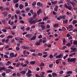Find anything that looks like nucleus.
<instances>
[{
    "label": "nucleus",
    "mask_w": 77,
    "mask_h": 77,
    "mask_svg": "<svg viewBox=\"0 0 77 77\" xmlns=\"http://www.w3.org/2000/svg\"><path fill=\"white\" fill-rule=\"evenodd\" d=\"M75 60H76V59L75 58H68L67 59V60L69 62H73V63H75Z\"/></svg>",
    "instance_id": "nucleus-1"
},
{
    "label": "nucleus",
    "mask_w": 77,
    "mask_h": 77,
    "mask_svg": "<svg viewBox=\"0 0 77 77\" xmlns=\"http://www.w3.org/2000/svg\"><path fill=\"white\" fill-rule=\"evenodd\" d=\"M28 22L29 23H30L31 24H34V21L33 20V19L32 18L30 17L28 19Z\"/></svg>",
    "instance_id": "nucleus-2"
},
{
    "label": "nucleus",
    "mask_w": 77,
    "mask_h": 77,
    "mask_svg": "<svg viewBox=\"0 0 77 77\" xmlns=\"http://www.w3.org/2000/svg\"><path fill=\"white\" fill-rule=\"evenodd\" d=\"M64 6L65 7V8H67L69 9V11H71L72 9L71 5H70L69 6H68L66 4H64Z\"/></svg>",
    "instance_id": "nucleus-3"
},
{
    "label": "nucleus",
    "mask_w": 77,
    "mask_h": 77,
    "mask_svg": "<svg viewBox=\"0 0 77 77\" xmlns=\"http://www.w3.org/2000/svg\"><path fill=\"white\" fill-rule=\"evenodd\" d=\"M32 35L31 34H28L26 35L25 37L29 38H30L32 37Z\"/></svg>",
    "instance_id": "nucleus-4"
},
{
    "label": "nucleus",
    "mask_w": 77,
    "mask_h": 77,
    "mask_svg": "<svg viewBox=\"0 0 77 77\" xmlns=\"http://www.w3.org/2000/svg\"><path fill=\"white\" fill-rule=\"evenodd\" d=\"M42 10H41V9H39L38 11L37 12V15H39L40 14H41L42 13Z\"/></svg>",
    "instance_id": "nucleus-5"
},
{
    "label": "nucleus",
    "mask_w": 77,
    "mask_h": 77,
    "mask_svg": "<svg viewBox=\"0 0 77 77\" xmlns=\"http://www.w3.org/2000/svg\"><path fill=\"white\" fill-rule=\"evenodd\" d=\"M59 17L61 18V19H63V20H65L66 18V16L65 15H63V16H62V15L59 16Z\"/></svg>",
    "instance_id": "nucleus-6"
},
{
    "label": "nucleus",
    "mask_w": 77,
    "mask_h": 77,
    "mask_svg": "<svg viewBox=\"0 0 77 77\" xmlns=\"http://www.w3.org/2000/svg\"><path fill=\"white\" fill-rule=\"evenodd\" d=\"M12 69H6V73H9V72H11Z\"/></svg>",
    "instance_id": "nucleus-7"
},
{
    "label": "nucleus",
    "mask_w": 77,
    "mask_h": 77,
    "mask_svg": "<svg viewBox=\"0 0 77 77\" xmlns=\"http://www.w3.org/2000/svg\"><path fill=\"white\" fill-rule=\"evenodd\" d=\"M22 47L23 49H24V50H26L27 49H29V48L28 47H26L22 45Z\"/></svg>",
    "instance_id": "nucleus-8"
},
{
    "label": "nucleus",
    "mask_w": 77,
    "mask_h": 77,
    "mask_svg": "<svg viewBox=\"0 0 77 77\" xmlns=\"http://www.w3.org/2000/svg\"><path fill=\"white\" fill-rule=\"evenodd\" d=\"M42 28V30H45V26H44V25H42L41 26Z\"/></svg>",
    "instance_id": "nucleus-9"
},
{
    "label": "nucleus",
    "mask_w": 77,
    "mask_h": 77,
    "mask_svg": "<svg viewBox=\"0 0 77 77\" xmlns=\"http://www.w3.org/2000/svg\"><path fill=\"white\" fill-rule=\"evenodd\" d=\"M72 4H72V6H73V7H75V6H76V5H77V4H76L74 2V1H72Z\"/></svg>",
    "instance_id": "nucleus-10"
},
{
    "label": "nucleus",
    "mask_w": 77,
    "mask_h": 77,
    "mask_svg": "<svg viewBox=\"0 0 77 77\" xmlns=\"http://www.w3.org/2000/svg\"><path fill=\"white\" fill-rule=\"evenodd\" d=\"M24 8V6L22 5V4H20L19 5V8L20 9H22Z\"/></svg>",
    "instance_id": "nucleus-11"
},
{
    "label": "nucleus",
    "mask_w": 77,
    "mask_h": 77,
    "mask_svg": "<svg viewBox=\"0 0 77 77\" xmlns=\"http://www.w3.org/2000/svg\"><path fill=\"white\" fill-rule=\"evenodd\" d=\"M5 71V67H0V72L1 71Z\"/></svg>",
    "instance_id": "nucleus-12"
},
{
    "label": "nucleus",
    "mask_w": 77,
    "mask_h": 77,
    "mask_svg": "<svg viewBox=\"0 0 77 77\" xmlns=\"http://www.w3.org/2000/svg\"><path fill=\"white\" fill-rule=\"evenodd\" d=\"M35 38H36V36H34L33 37L31 38L30 39V41H31L32 40H35Z\"/></svg>",
    "instance_id": "nucleus-13"
},
{
    "label": "nucleus",
    "mask_w": 77,
    "mask_h": 77,
    "mask_svg": "<svg viewBox=\"0 0 77 77\" xmlns=\"http://www.w3.org/2000/svg\"><path fill=\"white\" fill-rule=\"evenodd\" d=\"M43 43H45V42L47 41V38H46V37H44L43 38Z\"/></svg>",
    "instance_id": "nucleus-14"
},
{
    "label": "nucleus",
    "mask_w": 77,
    "mask_h": 77,
    "mask_svg": "<svg viewBox=\"0 0 77 77\" xmlns=\"http://www.w3.org/2000/svg\"><path fill=\"white\" fill-rule=\"evenodd\" d=\"M26 71L24 70H23L20 72V73H21V74H23V75H24V74H26Z\"/></svg>",
    "instance_id": "nucleus-15"
},
{
    "label": "nucleus",
    "mask_w": 77,
    "mask_h": 77,
    "mask_svg": "<svg viewBox=\"0 0 77 77\" xmlns=\"http://www.w3.org/2000/svg\"><path fill=\"white\" fill-rule=\"evenodd\" d=\"M35 63H36V62L35 61H31L30 63L31 65H35Z\"/></svg>",
    "instance_id": "nucleus-16"
},
{
    "label": "nucleus",
    "mask_w": 77,
    "mask_h": 77,
    "mask_svg": "<svg viewBox=\"0 0 77 77\" xmlns=\"http://www.w3.org/2000/svg\"><path fill=\"white\" fill-rule=\"evenodd\" d=\"M52 75L53 77H56V76H57V74L56 73H53Z\"/></svg>",
    "instance_id": "nucleus-17"
},
{
    "label": "nucleus",
    "mask_w": 77,
    "mask_h": 77,
    "mask_svg": "<svg viewBox=\"0 0 77 77\" xmlns=\"http://www.w3.org/2000/svg\"><path fill=\"white\" fill-rule=\"evenodd\" d=\"M10 56L11 57H13L14 56V53H11L10 54Z\"/></svg>",
    "instance_id": "nucleus-18"
},
{
    "label": "nucleus",
    "mask_w": 77,
    "mask_h": 77,
    "mask_svg": "<svg viewBox=\"0 0 77 77\" xmlns=\"http://www.w3.org/2000/svg\"><path fill=\"white\" fill-rule=\"evenodd\" d=\"M63 23L67 24V23H68V20L66 19V20H63Z\"/></svg>",
    "instance_id": "nucleus-19"
},
{
    "label": "nucleus",
    "mask_w": 77,
    "mask_h": 77,
    "mask_svg": "<svg viewBox=\"0 0 77 77\" xmlns=\"http://www.w3.org/2000/svg\"><path fill=\"white\" fill-rule=\"evenodd\" d=\"M13 38V36L12 35H9L7 37V39H10L12 38Z\"/></svg>",
    "instance_id": "nucleus-20"
},
{
    "label": "nucleus",
    "mask_w": 77,
    "mask_h": 77,
    "mask_svg": "<svg viewBox=\"0 0 77 77\" xmlns=\"http://www.w3.org/2000/svg\"><path fill=\"white\" fill-rule=\"evenodd\" d=\"M57 8H58V6H56V7L54 8V11L57 12Z\"/></svg>",
    "instance_id": "nucleus-21"
},
{
    "label": "nucleus",
    "mask_w": 77,
    "mask_h": 77,
    "mask_svg": "<svg viewBox=\"0 0 77 77\" xmlns=\"http://www.w3.org/2000/svg\"><path fill=\"white\" fill-rule=\"evenodd\" d=\"M48 18V17H45L43 18V21H44L45 20H47Z\"/></svg>",
    "instance_id": "nucleus-22"
},
{
    "label": "nucleus",
    "mask_w": 77,
    "mask_h": 77,
    "mask_svg": "<svg viewBox=\"0 0 77 77\" xmlns=\"http://www.w3.org/2000/svg\"><path fill=\"white\" fill-rule=\"evenodd\" d=\"M38 22V19H35L34 20V24H35L36 23H37V22Z\"/></svg>",
    "instance_id": "nucleus-23"
},
{
    "label": "nucleus",
    "mask_w": 77,
    "mask_h": 77,
    "mask_svg": "<svg viewBox=\"0 0 77 77\" xmlns=\"http://www.w3.org/2000/svg\"><path fill=\"white\" fill-rule=\"evenodd\" d=\"M19 0H13V2L14 3H17L18 2Z\"/></svg>",
    "instance_id": "nucleus-24"
},
{
    "label": "nucleus",
    "mask_w": 77,
    "mask_h": 77,
    "mask_svg": "<svg viewBox=\"0 0 77 77\" xmlns=\"http://www.w3.org/2000/svg\"><path fill=\"white\" fill-rule=\"evenodd\" d=\"M62 56V54H60L58 56H56V58H60V57Z\"/></svg>",
    "instance_id": "nucleus-25"
},
{
    "label": "nucleus",
    "mask_w": 77,
    "mask_h": 77,
    "mask_svg": "<svg viewBox=\"0 0 77 77\" xmlns=\"http://www.w3.org/2000/svg\"><path fill=\"white\" fill-rule=\"evenodd\" d=\"M37 15V14L36 13H35L33 15V17L34 18H35L36 17V16Z\"/></svg>",
    "instance_id": "nucleus-26"
},
{
    "label": "nucleus",
    "mask_w": 77,
    "mask_h": 77,
    "mask_svg": "<svg viewBox=\"0 0 77 77\" xmlns=\"http://www.w3.org/2000/svg\"><path fill=\"white\" fill-rule=\"evenodd\" d=\"M2 22L3 24H6V20H2Z\"/></svg>",
    "instance_id": "nucleus-27"
},
{
    "label": "nucleus",
    "mask_w": 77,
    "mask_h": 77,
    "mask_svg": "<svg viewBox=\"0 0 77 77\" xmlns=\"http://www.w3.org/2000/svg\"><path fill=\"white\" fill-rule=\"evenodd\" d=\"M16 13L17 14H19V15L21 14V12L19 11H17Z\"/></svg>",
    "instance_id": "nucleus-28"
},
{
    "label": "nucleus",
    "mask_w": 77,
    "mask_h": 77,
    "mask_svg": "<svg viewBox=\"0 0 77 77\" xmlns=\"http://www.w3.org/2000/svg\"><path fill=\"white\" fill-rule=\"evenodd\" d=\"M59 26V24H56L54 25V27H57Z\"/></svg>",
    "instance_id": "nucleus-29"
},
{
    "label": "nucleus",
    "mask_w": 77,
    "mask_h": 77,
    "mask_svg": "<svg viewBox=\"0 0 77 77\" xmlns=\"http://www.w3.org/2000/svg\"><path fill=\"white\" fill-rule=\"evenodd\" d=\"M73 43L74 45H77V41L75 40Z\"/></svg>",
    "instance_id": "nucleus-30"
},
{
    "label": "nucleus",
    "mask_w": 77,
    "mask_h": 77,
    "mask_svg": "<svg viewBox=\"0 0 77 77\" xmlns=\"http://www.w3.org/2000/svg\"><path fill=\"white\" fill-rule=\"evenodd\" d=\"M77 23V21L75 20H74L73 21V24H75V23Z\"/></svg>",
    "instance_id": "nucleus-31"
},
{
    "label": "nucleus",
    "mask_w": 77,
    "mask_h": 77,
    "mask_svg": "<svg viewBox=\"0 0 77 77\" xmlns=\"http://www.w3.org/2000/svg\"><path fill=\"white\" fill-rule=\"evenodd\" d=\"M9 39L6 40L5 41V43L6 44H8V42H9Z\"/></svg>",
    "instance_id": "nucleus-32"
},
{
    "label": "nucleus",
    "mask_w": 77,
    "mask_h": 77,
    "mask_svg": "<svg viewBox=\"0 0 77 77\" xmlns=\"http://www.w3.org/2000/svg\"><path fill=\"white\" fill-rule=\"evenodd\" d=\"M77 50L76 48H73V52H75V51H77Z\"/></svg>",
    "instance_id": "nucleus-33"
},
{
    "label": "nucleus",
    "mask_w": 77,
    "mask_h": 77,
    "mask_svg": "<svg viewBox=\"0 0 77 77\" xmlns=\"http://www.w3.org/2000/svg\"><path fill=\"white\" fill-rule=\"evenodd\" d=\"M67 74H72V71H69L67 72L66 73Z\"/></svg>",
    "instance_id": "nucleus-34"
},
{
    "label": "nucleus",
    "mask_w": 77,
    "mask_h": 77,
    "mask_svg": "<svg viewBox=\"0 0 77 77\" xmlns=\"http://www.w3.org/2000/svg\"><path fill=\"white\" fill-rule=\"evenodd\" d=\"M20 63H17L16 64V65L17 68L19 67L20 65Z\"/></svg>",
    "instance_id": "nucleus-35"
},
{
    "label": "nucleus",
    "mask_w": 77,
    "mask_h": 77,
    "mask_svg": "<svg viewBox=\"0 0 77 77\" xmlns=\"http://www.w3.org/2000/svg\"><path fill=\"white\" fill-rule=\"evenodd\" d=\"M2 31L3 32H6L7 30H6V29H2Z\"/></svg>",
    "instance_id": "nucleus-36"
},
{
    "label": "nucleus",
    "mask_w": 77,
    "mask_h": 77,
    "mask_svg": "<svg viewBox=\"0 0 77 77\" xmlns=\"http://www.w3.org/2000/svg\"><path fill=\"white\" fill-rule=\"evenodd\" d=\"M72 27H73V26H72L71 25H69V29H72Z\"/></svg>",
    "instance_id": "nucleus-37"
},
{
    "label": "nucleus",
    "mask_w": 77,
    "mask_h": 77,
    "mask_svg": "<svg viewBox=\"0 0 77 77\" xmlns=\"http://www.w3.org/2000/svg\"><path fill=\"white\" fill-rule=\"evenodd\" d=\"M3 14L4 16H6L8 15V13L7 12H5L3 13Z\"/></svg>",
    "instance_id": "nucleus-38"
},
{
    "label": "nucleus",
    "mask_w": 77,
    "mask_h": 77,
    "mask_svg": "<svg viewBox=\"0 0 77 77\" xmlns=\"http://www.w3.org/2000/svg\"><path fill=\"white\" fill-rule=\"evenodd\" d=\"M16 49L17 51H18L20 50V47H17L16 48Z\"/></svg>",
    "instance_id": "nucleus-39"
},
{
    "label": "nucleus",
    "mask_w": 77,
    "mask_h": 77,
    "mask_svg": "<svg viewBox=\"0 0 77 77\" xmlns=\"http://www.w3.org/2000/svg\"><path fill=\"white\" fill-rule=\"evenodd\" d=\"M36 2H34L32 4V6H34L35 5H36Z\"/></svg>",
    "instance_id": "nucleus-40"
},
{
    "label": "nucleus",
    "mask_w": 77,
    "mask_h": 77,
    "mask_svg": "<svg viewBox=\"0 0 77 77\" xmlns=\"http://www.w3.org/2000/svg\"><path fill=\"white\" fill-rule=\"evenodd\" d=\"M5 35L2 34L0 36V37H1V38H4V37H5Z\"/></svg>",
    "instance_id": "nucleus-41"
},
{
    "label": "nucleus",
    "mask_w": 77,
    "mask_h": 77,
    "mask_svg": "<svg viewBox=\"0 0 77 77\" xmlns=\"http://www.w3.org/2000/svg\"><path fill=\"white\" fill-rule=\"evenodd\" d=\"M30 73H27L26 74V75H28L29 76V77H30V76H32V74H29Z\"/></svg>",
    "instance_id": "nucleus-42"
},
{
    "label": "nucleus",
    "mask_w": 77,
    "mask_h": 77,
    "mask_svg": "<svg viewBox=\"0 0 77 77\" xmlns=\"http://www.w3.org/2000/svg\"><path fill=\"white\" fill-rule=\"evenodd\" d=\"M20 29H21V30H23V31H24V26H23L22 27H21L20 28Z\"/></svg>",
    "instance_id": "nucleus-43"
},
{
    "label": "nucleus",
    "mask_w": 77,
    "mask_h": 77,
    "mask_svg": "<svg viewBox=\"0 0 77 77\" xmlns=\"http://www.w3.org/2000/svg\"><path fill=\"white\" fill-rule=\"evenodd\" d=\"M42 38V35H40L38 36V38H39V39H41Z\"/></svg>",
    "instance_id": "nucleus-44"
},
{
    "label": "nucleus",
    "mask_w": 77,
    "mask_h": 77,
    "mask_svg": "<svg viewBox=\"0 0 77 77\" xmlns=\"http://www.w3.org/2000/svg\"><path fill=\"white\" fill-rule=\"evenodd\" d=\"M66 1L68 3H70L71 4H72V2H71V0H66Z\"/></svg>",
    "instance_id": "nucleus-45"
},
{
    "label": "nucleus",
    "mask_w": 77,
    "mask_h": 77,
    "mask_svg": "<svg viewBox=\"0 0 77 77\" xmlns=\"http://www.w3.org/2000/svg\"><path fill=\"white\" fill-rule=\"evenodd\" d=\"M56 3H57V1H54L51 2V3H52V4H56Z\"/></svg>",
    "instance_id": "nucleus-46"
},
{
    "label": "nucleus",
    "mask_w": 77,
    "mask_h": 77,
    "mask_svg": "<svg viewBox=\"0 0 77 77\" xmlns=\"http://www.w3.org/2000/svg\"><path fill=\"white\" fill-rule=\"evenodd\" d=\"M66 46H68V47H69L70 46H71V43H68L66 44Z\"/></svg>",
    "instance_id": "nucleus-47"
},
{
    "label": "nucleus",
    "mask_w": 77,
    "mask_h": 77,
    "mask_svg": "<svg viewBox=\"0 0 77 77\" xmlns=\"http://www.w3.org/2000/svg\"><path fill=\"white\" fill-rule=\"evenodd\" d=\"M32 56H35V57L36 56H37L36 54L35 53H33L32 54Z\"/></svg>",
    "instance_id": "nucleus-48"
},
{
    "label": "nucleus",
    "mask_w": 77,
    "mask_h": 77,
    "mask_svg": "<svg viewBox=\"0 0 77 77\" xmlns=\"http://www.w3.org/2000/svg\"><path fill=\"white\" fill-rule=\"evenodd\" d=\"M17 76H20L21 75V73H17Z\"/></svg>",
    "instance_id": "nucleus-49"
},
{
    "label": "nucleus",
    "mask_w": 77,
    "mask_h": 77,
    "mask_svg": "<svg viewBox=\"0 0 77 77\" xmlns=\"http://www.w3.org/2000/svg\"><path fill=\"white\" fill-rule=\"evenodd\" d=\"M53 72V71L51 70H49L47 72L48 73H49V72H50V73H51V72Z\"/></svg>",
    "instance_id": "nucleus-50"
},
{
    "label": "nucleus",
    "mask_w": 77,
    "mask_h": 77,
    "mask_svg": "<svg viewBox=\"0 0 77 77\" xmlns=\"http://www.w3.org/2000/svg\"><path fill=\"white\" fill-rule=\"evenodd\" d=\"M40 44H41L40 42H37L36 43V45H39Z\"/></svg>",
    "instance_id": "nucleus-51"
},
{
    "label": "nucleus",
    "mask_w": 77,
    "mask_h": 77,
    "mask_svg": "<svg viewBox=\"0 0 77 77\" xmlns=\"http://www.w3.org/2000/svg\"><path fill=\"white\" fill-rule=\"evenodd\" d=\"M40 66H44V63H42L40 65Z\"/></svg>",
    "instance_id": "nucleus-52"
},
{
    "label": "nucleus",
    "mask_w": 77,
    "mask_h": 77,
    "mask_svg": "<svg viewBox=\"0 0 77 77\" xmlns=\"http://www.w3.org/2000/svg\"><path fill=\"white\" fill-rule=\"evenodd\" d=\"M0 9H1L2 11H3V10H4V8H3V7L0 6Z\"/></svg>",
    "instance_id": "nucleus-53"
},
{
    "label": "nucleus",
    "mask_w": 77,
    "mask_h": 77,
    "mask_svg": "<svg viewBox=\"0 0 77 77\" xmlns=\"http://www.w3.org/2000/svg\"><path fill=\"white\" fill-rule=\"evenodd\" d=\"M62 3H63V1H62V0H61V1L58 2L59 4H62Z\"/></svg>",
    "instance_id": "nucleus-54"
},
{
    "label": "nucleus",
    "mask_w": 77,
    "mask_h": 77,
    "mask_svg": "<svg viewBox=\"0 0 77 77\" xmlns=\"http://www.w3.org/2000/svg\"><path fill=\"white\" fill-rule=\"evenodd\" d=\"M8 68H11L12 69H14V67L10 66H8Z\"/></svg>",
    "instance_id": "nucleus-55"
},
{
    "label": "nucleus",
    "mask_w": 77,
    "mask_h": 77,
    "mask_svg": "<svg viewBox=\"0 0 77 77\" xmlns=\"http://www.w3.org/2000/svg\"><path fill=\"white\" fill-rule=\"evenodd\" d=\"M53 14L54 15H55L57 14V13H56V12L54 11H53Z\"/></svg>",
    "instance_id": "nucleus-56"
},
{
    "label": "nucleus",
    "mask_w": 77,
    "mask_h": 77,
    "mask_svg": "<svg viewBox=\"0 0 77 77\" xmlns=\"http://www.w3.org/2000/svg\"><path fill=\"white\" fill-rule=\"evenodd\" d=\"M37 55L40 56H42V54L41 53H38L37 54Z\"/></svg>",
    "instance_id": "nucleus-57"
},
{
    "label": "nucleus",
    "mask_w": 77,
    "mask_h": 77,
    "mask_svg": "<svg viewBox=\"0 0 77 77\" xmlns=\"http://www.w3.org/2000/svg\"><path fill=\"white\" fill-rule=\"evenodd\" d=\"M2 76H5V75H6V73L5 72L3 73L2 74Z\"/></svg>",
    "instance_id": "nucleus-58"
},
{
    "label": "nucleus",
    "mask_w": 77,
    "mask_h": 77,
    "mask_svg": "<svg viewBox=\"0 0 77 77\" xmlns=\"http://www.w3.org/2000/svg\"><path fill=\"white\" fill-rule=\"evenodd\" d=\"M30 10V8H27L26 9V11H29Z\"/></svg>",
    "instance_id": "nucleus-59"
},
{
    "label": "nucleus",
    "mask_w": 77,
    "mask_h": 77,
    "mask_svg": "<svg viewBox=\"0 0 77 77\" xmlns=\"http://www.w3.org/2000/svg\"><path fill=\"white\" fill-rule=\"evenodd\" d=\"M71 36V35H70L69 33H68L67 34L66 37H69V36Z\"/></svg>",
    "instance_id": "nucleus-60"
},
{
    "label": "nucleus",
    "mask_w": 77,
    "mask_h": 77,
    "mask_svg": "<svg viewBox=\"0 0 77 77\" xmlns=\"http://www.w3.org/2000/svg\"><path fill=\"white\" fill-rule=\"evenodd\" d=\"M49 28H50V26L49 25H47V28L49 29Z\"/></svg>",
    "instance_id": "nucleus-61"
},
{
    "label": "nucleus",
    "mask_w": 77,
    "mask_h": 77,
    "mask_svg": "<svg viewBox=\"0 0 77 77\" xmlns=\"http://www.w3.org/2000/svg\"><path fill=\"white\" fill-rule=\"evenodd\" d=\"M53 64H50L49 65V68H51L53 66Z\"/></svg>",
    "instance_id": "nucleus-62"
},
{
    "label": "nucleus",
    "mask_w": 77,
    "mask_h": 77,
    "mask_svg": "<svg viewBox=\"0 0 77 77\" xmlns=\"http://www.w3.org/2000/svg\"><path fill=\"white\" fill-rule=\"evenodd\" d=\"M15 39L16 41H18V40H19V38L18 37H16L15 38Z\"/></svg>",
    "instance_id": "nucleus-63"
},
{
    "label": "nucleus",
    "mask_w": 77,
    "mask_h": 77,
    "mask_svg": "<svg viewBox=\"0 0 77 77\" xmlns=\"http://www.w3.org/2000/svg\"><path fill=\"white\" fill-rule=\"evenodd\" d=\"M4 57L5 58H9V57H8V56H7V55H4Z\"/></svg>",
    "instance_id": "nucleus-64"
}]
</instances>
